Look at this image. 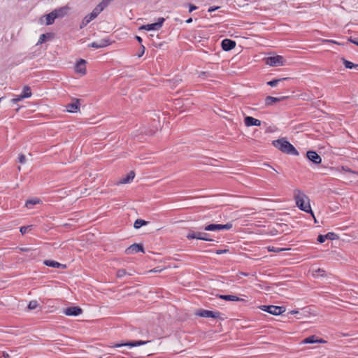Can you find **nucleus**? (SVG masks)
<instances>
[{"mask_svg": "<svg viewBox=\"0 0 358 358\" xmlns=\"http://www.w3.org/2000/svg\"><path fill=\"white\" fill-rule=\"evenodd\" d=\"M294 199L299 208L306 213H310L316 222V219L310 205L309 198L301 191L296 189L294 191Z\"/></svg>", "mask_w": 358, "mask_h": 358, "instance_id": "obj_1", "label": "nucleus"}, {"mask_svg": "<svg viewBox=\"0 0 358 358\" xmlns=\"http://www.w3.org/2000/svg\"><path fill=\"white\" fill-rule=\"evenodd\" d=\"M272 144L283 153L294 156L299 155L296 149L285 138L273 141Z\"/></svg>", "mask_w": 358, "mask_h": 358, "instance_id": "obj_2", "label": "nucleus"}, {"mask_svg": "<svg viewBox=\"0 0 358 358\" xmlns=\"http://www.w3.org/2000/svg\"><path fill=\"white\" fill-rule=\"evenodd\" d=\"M233 224L231 222H228L225 224H208L201 229H203L206 231H219V230H229L232 228Z\"/></svg>", "mask_w": 358, "mask_h": 358, "instance_id": "obj_3", "label": "nucleus"}, {"mask_svg": "<svg viewBox=\"0 0 358 358\" xmlns=\"http://www.w3.org/2000/svg\"><path fill=\"white\" fill-rule=\"evenodd\" d=\"M259 308L262 310L266 311L273 315H279L285 311V308L284 306H277L273 305L262 306L259 307Z\"/></svg>", "mask_w": 358, "mask_h": 358, "instance_id": "obj_4", "label": "nucleus"}, {"mask_svg": "<svg viewBox=\"0 0 358 358\" xmlns=\"http://www.w3.org/2000/svg\"><path fill=\"white\" fill-rule=\"evenodd\" d=\"M285 62V59L280 55L268 57L265 59V63L271 66H282Z\"/></svg>", "mask_w": 358, "mask_h": 358, "instance_id": "obj_5", "label": "nucleus"}, {"mask_svg": "<svg viewBox=\"0 0 358 358\" xmlns=\"http://www.w3.org/2000/svg\"><path fill=\"white\" fill-rule=\"evenodd\" d=\"M164 21L165 19L164 17H159L157 22L142 25L140 27L139 29L147 31L159 30L162 27Z\"/></svg>", "mask_w": 358, "mask_h": 358, "instance_id": "obj_6", "label": "nucleus"}, {"mask_svg": "<svg viewBox=\"0 0 358 358\" xmlns=\"http://www.w3.org/2000/svg\"><path fill=\"white\" fill-rule=\"evenodd\" d=\"M149 341H131L127 343H115L111 347L113 348H120L122 346H128V347H136L140 346L142 345H145L148 343H149Z\"/></svg>", "mask_w": 358, "mask_h": 358, "instance_id": "obj_7", "label": "nucleus"}, {"mask_svg": "<svg viewBox=\"0 0 358 358\" xmlns=\"http://www.w3.org/2000/svg\"><path fill=\"white\" fill-rule=\"evenodd\" d=\"M196 315L203 317L219 318L221 313L220 312H214L208 310H200L196 313Z\"/></svg>", "mask_w": 358, "mask_h": 358, "instance_id": "obj_8", "label": "nucleus"}, {"mask_svg": "<svg viewBox=\"0 0 358 358\" xmlns=\"http://www.w3.org/2000/svg\"><path fill=\"white\" fill-rule=\"evenodd\" d=\"M63 313L68 316H77L83 313V310L79 306H70L65 308Z\"/></svg>", "mask_w": 358, "mask_h": 358, "instance_id": "obj_9", "label": "nucleus"}, {"mask_svg": "<svg viewBox=\"0 0 358 358\" xmlns=\"http://www.w3.org/2000/svg\"><path fill=\"white\" fill-rule=\"evenodd\" d=\"M138 252H145L142 244L134 243L130 245L129 248H127L125 250V252L127 255H133Z\"/></svg>", "mask_w": 358, "mask_h": 358, "instance_id": "obj_10", "label": "nucleus"}, {"mask_svg": "<svg viewBox=\"0 0 358 358\" xmlns=\"http://www.w3.org/2000/svg\"><path fill=\"white\" fill-rule=\"evenodd\" d=\"M307 158L315 164H319L322 162L321 157L315 151H308L306 153Z\"/></svg>", "mask_w": 358, "mask_h": 358, "instance_id": "obj_11", "label": "nucleus"}, {"mask_svg": "<svg viewBox=\"0 0 358 358\" xmlns=\"http://www.w3.org/2000/svg\"><path fill=\"white\" fill-rule=\"evenodd\" d=\"M236 44L234 41L225 38L222 41L221 46L223 50L229 51L235 48Z\"/></svg>", "mask_w": 358, "mask_h": 358, "instance_id": "obj_12", "label": "nucleus"}, {"mask_svg": "<svg viewBox=\"0 0 358 358\" xmlns=\"http://www.w3.org/2000/svg\"><path fill=\"white\" fill-rule=\"evenodd\" d=\"M75 70L77 73H80L82 75L86 74V61L83 59H80L75 66Z\"/></svg>", "mask_w": 358, "mask_h": 358, "instance_id": "obj_13", "label": "nucleus"}, {"mask_svg": "<svg viewBox=\"0 0 358 358\" xmlns=\"http://www.w3.org/2000/svg\"><path fill=\"white\" fill-rule=\"evenodd\" d=\"M110 43L109 39L104 38V39H101V41H94L92 43L89 44L88 46L98 49V48L106 47L108 45H110Z\"/></svg>", "mask_w": 358, "mask_h": 358, "instance_id": "obj_14", "label": "nucleus"}, {"mask_svg": "<svg viewBox=\"0 0 358 358\" xmlns=\"http://www.w3.org/2000/svg\"><path fill=\"white\" fill-rule=\"evenodd\" d=\"M66 108L69 113H76L80 108V100L74 99L72 103L67 104Z\"/></svg>", "mask_w": 358, "mask_h": 358, "instance_id": "obj_15", "label": "nucleus"}, {"mask_svg": "<svg viewBox=\"0 0 358 358\" xmlns=\"http://www.w3.org/2000/svg\"><path fill=\"white\" fill-rule=\"evenodd\" d=\"M244 123L245 126L247 127H251V126H260L261 125V121L259 120L255 119L251 116H246L244 118Z\"/></svg>", "mask_w": 358, "mask_h": 358, "instance_id": "obj_16", "label": "nucleus"}, {"mask_svg": "<svg viewBox=\"0 0 358 358\" xmlns=\"http://www.w3.org/2000/svg\"><path fill=\"white\" fill-rule=\"evenodd\" d=\"M44 264L47 266L52 267V268H66V265L60 264L56 261L54 260H45Z\"/></svg>", "mask_w": 358, "mask_h": 358, "instance_id": "obj_17", "label": "nucleus"}, {"mask_svg": "<svg viewBox=\"0 0 358 358\" xmlns=\"http://www.w3.org/2000/svg\"><path fill=\"white\" fill-rule=\"evenodd\" d=\"M217 296L219 299H224L225 301H245L243 299L239 298L234 295L217 294Z\"/></svg>", "mask_w": 358, "mask_h": 358, "instance_id": "obj_18", "label": "nucleus"}, {"mask_svg": "<svg viewBox=\"0 0 358 358\" xmlns=\"http://www.w3.org/2000/svg\"><path fill=\"white\" fill-rule=\"evenodd\" d=\"M96 17L92 13L90 14L87 15L82 20L80 28L83 29L86 27L91 21H92Z\"/></svg>", "mask_w": 358, "mask_h": 358, "instance_id": "obj_19", "label": "nucleus"}, {"mask_svg": "<svg viewBox=\"0 0 358 358\" xmlns=\"http://www.w3.org/2000/svg\"><path fill=\"white\" fill-rule=\"evenodd\" d=\"M285 98H286L285 96L278 98V97L268 96H266V98L265 99V104L266 106H271L274 103L279 102L280 101L284 100Z\"/></svg>", "mask_w": 358, "mask_h": 358, "instance_id": "obj_20", "label": "nucleus"}, {"mask_svg": "<svg viewBox=\"0 0 358 358\" xmlns=\"http://www.w3.org/2000/svg\"><path fill=\"white\" fill-rule=\"evenodd\" d=\"M68 10L69 8L67 6H64L54 10L53 12L56 13L57 18H60L63 17L67 13Z\"/></svg>", "mask_w": 358, "mask_h": 358, "instance_id": "obj_21", "label": "nucleus"}, {"mask_svg": "<svg viewBox=\"0 0 358 358\" xmlns=\"http://www.w3.org/2000/svg\"><path fill=\"white\" fill-rule=\"evenodd\" d=\"M55 19H57V15L52 10L45 15V24L47 25H51L54 23Z\"/></svg>", "mask_w": 358, "mask_h": 358, "instance_id": "obj_22", "label": "nucleus"}, {"mask_svg": "<svg viewBox=\"0 0 358 358\" xmlns=\"http://www.w3.org/2000/svg\"><path fill=\"white\" fill-rule=\"evenodd\" d=\"M135 173L133 171H131L129 173H127V175L122 178L120 182L122 184H126L130 182L134 178Z\"/></svg>", "mask_w": 358, "mask_h": 358, "instance_id": "obj_23", "label": "nucleus"}, {"mask_svg": "<svg viewBox=\"0 0 358 358\" xmlns=\"http://www.w3.org/2000/svg\"><path fill=\"white\" fill-rule=\"evenodd\" d=\"M317 338L318 337L317 336L312 335L303 339L302 343L304 344L317 343Z\"/></svg>", "mask_w": 358, "mask_h": 358, "instance_id": "obj_24", "label": "nucleus"}, {"mask_svg": "<svg viewBox=\"0 0 358 358\" xmlns=\"http://www.w3.org/2000/svg\"><path fill=\"white\" fill-rule=\"evenodd\" d=\"M106 8L101 2L98 4L92 10V13L96 17L98 15Z\"/></svg>", "mask_w": 358, "mask_h": 358, "instance_id": "obj_25", "label": "nucleus"}, {"mask_svg": "<svg viewBox=\"0 0 358 358\" xmlns=\"http://www.w3.org/2000/svg\"><path fill=\"white\" fill-rule=\"evenodd\" d=\"M31 96V89L28 86H24L23 88V92L22 93V98H29Z\"/></svg>", "mask_w": 358, "mask_h": 358, "instance_id": "obj_26", "label": "nucleus"}, {"mask_svg": "<svg viewBox=\"0 0 358 358\" xmlns=\"http://www.w3.org/2000/svg\"><path fill=\"white\" fill-rule=\"evenodd\" d=\"M147 223L148 222L145 221L144 220L137 219L134 224V227L135 229H139L142 226L146 225Z\"/></svg>", "mask_w": 358, "mask_h": 358, "instance_id": "obj_27", "label": "nucleus"}, {"mask_svg": "<svg viewBox=\"0 0 358 358\" xmlns=\"http://www.w3.org/2000/svg\"><path fill=\"white\" fill-rule=\"evenodd\" d=\"M287 79H289V78H280V79H274V80H272L271 81L267 82V85L271 86V87H275L279 83V82H280L282 80H287Z\"/></svg>", "mask_w": 358, "mask_h": 358, "instance_id": "obj_28", "label": "nucleus"}, {"mask_svg": "<svg viewBox=\"0 0 358 358\" xmlns=\"http://www.w3.org/2000/svg\"><path fill=\"white\" fill-rule=\"evenodd\" d=\"M342 61H343V63L346 69H351L354 68L355 66H358V65L353 64L352 62H351L350 61L346 60L344 58L342 59Z\"/></svg>", "mask_w": 358, "mask_h": 358, "instance_id": "obj_29", "label": "nucleus"}, {"mask_svg": "<svg viewBox=\"0 0 358 358\" xmlns=\"http://www.w3.org/2000/svg\"><path fill=\"white\" fill-rule=\"evenodd\" d=\"M38 306V303L36 300L31 301L28 304V309L34 310L36 309Z\"/></svg>", "mask_w": 358, "mask_h": 358, "instance_id": "obj_30", "label": "nucleus"}, {"mask_svg": "<svg viewBox=\"0 0 358 358\" xmlns=\"http://www.w3.org/2000/svg\"><path fill=\"white\" fill-rule=\"evenodd\" d=\"M127 274V272L125 269L121 268L118 269L117 271V278H122L123 276L126 275ZM128 275H131L130 273H128Z\"/></svg>", "mask_w": 358, "mask_h": 358, "instance_id": "obj_31", "label": "nucleus"}, {"mask_svg": "<svg viewBox=\"0 0 358 358\" xmlns=\"http://www.w3.org/2000/svg\"><path fill=\"white\" fill-rule=\"evenodd\" d=\"M201 241H213V239L210 237V235L205 232H201Z\"/></svg>", "mask_w": 358, "mask_h": 358, "instance_id": "obj_32", "label": "nucleus"}, {"mask_svg": "<svg viewBox=\"0 0 358 358\" xmlns=\"http://www.w3.org/2000/svg\"><path fill=\"white\" fill-rule=\"evenodd\" d=\"M40 200L39 199H30L26 201V206L29 207V205H35L36 203H39Z\"/></svg>", "mask_w": 358, "mask_h": 358, "instance_id": "obj_33", "label": "nucleus"}, {"mask_svg": "<svg viewBox=\"0 0 358 358\" xmlns=\"http://www.w3.org/2000/svg\"><path fill=\"white\" fill-rule=\"evenodd\" d=\"M286 249L285 248H274V247H268V251H271V252H281V251H283V250H285Z\"/></svg>", "mask_w": 358, "mask_h": 358, "instance_id": "obj_34", "label": "nucleus"}, {"mask_svg": "<svg viewBox=\"0 0 358 358\" xmlns=\"http://www.w3.org/2000/svg\"><path fill=\"white\" fill-rule=\"evenodd\" d=\"M50 36V34H41L40 36V38H39V40H38L37 44H41V43H44L46 41V36Z\"/></svg>", "mask_w": 358, "mask_h": 358, "instance_id": "obj_35", "label": "nucleus"}, {"mask_svg": "<svg viewBox=\"0 0 358 358\" xmlns=\"http://www.w3.org/2000/svg\"><path fill=\"white\" fill-rule=\"evenodd\" d=\"M31 226H23L20 227V232L22 234H26L29 230H30Z\"/></svg>", "mask_w": 358, "mask_h": 358, "instance_id": "obj_36", "label": "nucleus"}, {"mask_svg": "<svg viewBox=\"0 0 358 358\" xmlns=\"http://www.w3.org/2000/svg\"><path fill=\"white\" fill-rule=\"evenodd\" d=\"M327 236V239L334 240L336 237H337L336 234L333 232H329L325 235Z\"/></svg>", "mask_w": 358, "mask_h": 358, "instance_id": "obj_37", "label": "nucleus"}, {"mask_svg": "<svg viewBox=\"0 0 358 358\" xmlns=\"http://www.w3.org/2000/svg\"><path fill=\"white\" fill-rule=\"evenodd\" d=\"M187 238L190 240V239H194L195 237H196L195 236V231H189V233L187 234L186 236Z\"/></svg>", "mask_w": 358, "mask_h": 358, "instance_id": "obj_38", "label": "nucleus"}, {"mask_svg": "<svg viewBox=\"0 0 358 358\" xmlns=\"http://www.w3.org/2000/svg\"><path fill=\"white\" fill-rule=\"evenodd\" d=\"M327 239V236L325 235H319L317 237V241L320 243H322Z\"/></svg>", "mask_w": 358, "mask_h": 358, "instance_id": "obj_39", "label": "nucleus"}, {"mask_svg": "<svg viewBox=\"0 0 358 358\" xmlns=\"http://www.w3.org/2000/svg\"><path fill=\"white\" fill-rule=\"evenodd\" d=\"M189 13H192V11L196 10L198 7L194 4L189 3Z\"/></svg>", "mask_w": 358, "mask_h": 358, "instance_id": "obj_40", "label": "nucleus"}, {"mask_svg": "<svg viewBox=\"0 0 358 358\" xmlns=\"http://www.w3.org/2000/svg\"><path fill=\"white\" fill-rule=\"evenodd\" d=\"M145 48L144 45H141V48H140V51H139V52H138V57H142V56H143V54H144V52H145Z\"/></svg>", "mask_w": 358, "mask_h": 358, "instance_id": "obj_41", "label": "nucleus"}, {"mask_svg": "<svg viewBox=\"0 0 358 358\" xmlns=\"http://www.w3.org/2000/svg\"><path fill=\"white\" fill-rule=\"evenodd\" d=\"M19 162L21 164H24L26 162V157L24 155H20L18 157Z\"/></svg>", "mask_w": 358, "mask_h": 358, "instance_id": "obj_42", "label": "nucleus"}, {"mask_svg": "<svg viewBox=\"0 0 358 358\" xmlns=\"http://www.w3.org/2000/svg\"><path fill=\"white\" fill-rule=\"evenodd\" d=\"M24 98H22V94L17 96L16 98H14L12 99V102L15 103L21 100H22Z\"/></svg>", "mask_w": 358, "mask_h": 358, "instance_id": "obj_43", "label": "nucleus"}, {"mask_svg": "<svg viewBox=\"0 0 358 358\" xmlns=\"http://www.w3.org/2000/svg\"><path fill=\"white\" fill-rule=\"evenodd\" d=\"M219 8H220V6H211V7H210V8H208V11L209 13H212V12H214V11H215V10H218Z\"/></svg>", "mask_w": 358, "mask_h": 358, "instance_id": "obj_44", "label": "nucleus"}, {"mask_svg": "<svg viewBox=\"0 0 358 358\" xmlns=\"http://www.w3.org/2000/svg\"><path fill=\"white\" fill-rule=\"evenodd\" d=\"M315 273H317V275L323 276L325 271L322 268H318L317 270L315 271Z\"/></svg>", "mask_w": 358, "mask_h": 358, "instance_id": "obj_45", "label": "nucleus"}, {"mask_svg": "<svg viewBox=\"0 0 358 358\" xmlns=\"http://www.w3.org/2000/svg\"><path fill=\"white\" fill-rule=\"evenodd\" d=\"M323 42L340 45V43L338 42L334 41V40L324 39V40H323Z\"/></svg>", "mask_w": 358, "mask_h": 358, "instance_id": "obj_46", "label": "nucleus"}, {"mask_svg": "<svg viewBox=\"0 0 358 358\" xmlns=\"http://www.w3.org/2000/svg\"><path fill=\"white\" fill-rule=\"evenodd\" d=\"M348 41H349L350 43H354V44H355L356 45H357V46H358V41H357V39H355V38H352V37H350V38H348Z\"/></svg>", "mask_w": 358, "mask_h": 358, "instance_id": "obj_47", "label": "nucleus"}, {"mask_svg": "<svg viewBox=\"0 0 358 358\" xmlns=\"http://www.w3.org/2000/svg\"><path fill=\"white\" fill-rule=\"evenodd\" d=\"M229 252V250H227V249H224V250H217L216 251V254H217V255H221V254L226 253V252Z\"/></svg>", "mask_w": 358, "mask_h": 358, "instance_id": "obj_48", "label": "nucleus"}, {"mask_svg": "<svg viewBox=\"0 0 358 358\" xmlns=\"http://www.w3.org/2000/svg\"><path fill=\"white\" fill-rule=\"evenodd\" d=\"M342 169L347 171V172H349V173H357V172L354 171H352L350 169H349L348 167H344L343 166Z\"/></svg>", "mask_w": 358, "mask_h": 358, "instance_id": "obj_49", "label": "nucleus"}, {"mask_svg": "<svg viewBox=\"0 0 358 358\" xmlns=\"http://www.w3.org/2000/svg\"><path fill=\"white\" fill-rule=\"evenodd\" d=\"M195 236L196 237H195L196 239H199V240H201V232L200 231H198V232H195Z\"/></svg>", "mask_w": 358, "mask_h": 358, "instance_id": "obj_50", "label": "nucleus"}, {"mask_svg": "<svg viewBox=\"0 0 358 358\" xmlns=\"http://www.w3.org/2000/svg\"><path fill=\"white\" fill-rule=\"evenodd\" d=\"M20 250L22 251V252H30L32 250L31 248H20Z\"/></svg>", "mask_w": 358, "mask_h": 358, "instance_id": "obj_51", "label": "nucleus"}, {"mask_svg": "<svg viewBox=\"0 0 358 358\" xmlns=\"http://www.w3.org/2000/svg\"><path fill=\"white\" fill-rule=\"evenodd\" d=\"M327 343V341L322 339V338H317V343Z\"/></svg>", "mask_w": 358, "mask_h": 358, "instance_id": "obj_52", "label": "nucleus"}, {"mask_svg": "<svg viewBox=\"0 0 358 358\" xmlns=\"http://www.w3.org/2000/svg\"><path fill=\"white\" fill-rule=\"evenodd\" d=\"M136 40H137V41H138V42H139L140 43H142V41H143V40H142L141 37H140V36H136Z\"/></svg>", "mask_w": 358, "mask_h": 358, "instance_id": "obj_53", "label": "nucleus"}, {"mask_svg": "<svg viewBox=\"0 0 358 358\" xmlns=\"http://www.w3.org/2000/svg\"><path fill=\"white\" fill-rule=\"evenodd\" d=\"M3 356L4 358H9V355L7 352H3Z\"/></svg>", "mask_w": 358, "mask_h": 358, "instance_id": "obj_54", "label": "nucleus"}, {"mask_svg": "<svg viewBox=\"0 0 358 358\" xmlns=\"http://www.w3.org/2000/svg\"><path fill=\"white\" fill-rule=\"evenodd\" d=\"M192 22V17L188 18V19L185 21V22H186V23H187V24H189V23H191Z\"/></svg>", "mask_w": 358, "mask_h": 358, "instance_id": "obj_55", "label": "nucleus"}, {"mask_svg": "<svg viewBox=\"0 0 358 358\" xmlns=\"http://www.w3.org/2000/svg\"><path fill=\"white\" fill-rule=\"evenodd\" d=\"M290 313H291V314H292V315H293V314H296V313H298V311H297V310H292V311L290 312Z\"/></svg>", "mask_w": 358, "mask_h": 358, "instance_id": "obj_56", "label": "nucleus"}, {"mask_svg": "<svg viewBox=\"0 0 358 358\" xmlns=\"http://www.w3.org/2000/svg\"><path fill=\"white\" fill-rule=\"evenodd\" d=\"M241 274L242 275H245V276H248V273H243V272H241Z\"/></svg>", "mask_w": 358, "mask_h": 358, "instance_id": "obj_57", "label": "nucleus"}, {"mask_svg": "<svg viewBox=\"0 0 358 358\" xmlns=\"http://www.w3.org/2000/svg\"><path fill=\"white\" fill-rule=\"evenodd\" d=\"M150 272H157V270H155V269L150 270Z\"/></svg>", "mask_w": 358, "mask_h": 358, "instance_id": "obj_58", "label": "nucleus"}, {"mask_svg": "<svg viewBox=\"0 0 358 358\" xmlns=\"http://www.w3.org/2000/svg\"><path fill=\"white\" fill-rule=\"evenodd\" d=\"M117 358H124V357H121V356H117Z\"/></svg>", "mask_w": 358, "mask_h": 358, "instance_id": "obj_59", "label": "nucleus"}, {"mask_svg": "<svg viewBox=\"0 0 358 358\" xmlns=\"http://www.w3.org/2000/svg\"><path fill=\"white\" fill-rule=\"evenodd\" d=\"M100 358H102V357H100Z\"/></svg>", "mask_w": 358, "mask_h": 358, "instance_id": "obj_60", "label": "nucleus"}]
</instances>
